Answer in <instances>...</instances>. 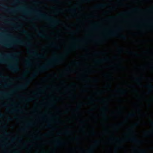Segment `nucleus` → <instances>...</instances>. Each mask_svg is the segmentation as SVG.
<instances>
[{"label": "nucleus", "mask_w": 153, "mask_h": 153, "mask_svg": "<svg viewBox=\"0 0 153 153\" xmlns=\"http://www.w3.org/2000/svg\"><path fill=\"white\" fill-rule=\"evenodd\" d=\"M63 59L62 56H54L45 64L39 67L37 71H35L32 76L27 79L23 84L18 86L16 88L17 89H22L27 88L31 81L38 74V71L43 72L48 70L49 68L52 67L55 65L61 63Z\"/></svg>", "instance_id": "obj_1"}, {"label": "nucleus", "mask_w": 153, "mask_h": 153, "mask_svg": "<svg viewBox=\"0 0 153 153\" xmlns=\"http://www.w3.org/2000/svg\"><path fill=\"white\" fill-rule=\"evenodd\" d=\"M20 53V52H16L11 54L0 53V63L8 64V68L13 72L18 71L19 68L15 56Z\"/></svg>", "instance_id": "obj_2"}, {"label": "nucleus", "mask_w": 153, "mask_h": 153, "mask_svg": "<svg viewBox=\"0 0 153 153\" xmlns=\"http://www.w3.org/2000/svg\"><path fill=\"white\" fill-rule=\"evenodd\" d=\"M34 11L37 14V17L42 19L51 22V26L52 27H54L55 25L59 23L60 21L57 19H54L50 16H48L45 14L41 13L39 11Z\"/></svg>", "instance_id": "obj_3"}, {"label": "nucleus", "mask_w": 153, "mask_h": 153, "mask_svg": "<svg viewBox=\"0 0 153 153\" xmlns=\"http://www.w3.org/2000/svg\"><path fill=\"white\" fill-rule=\"evenodd\" d=\"M14 42L16 43L24 46H30L32 45L31 43L30 42H25L22 40L19 39H15L14 40Z\"/></svg>", "instance_id": "obj_4"}, {"label": "nucleus", "mask_w": 153, "mask_h": 153, "mask_svg": "<svg viewBox=\"0 0 153 153\" xmlns=\"http://www.w3.org/2000/svg\"><path fill=\"white\" fill-rule=\"evenodd\" d=\"M16 10L22 11L25 15H28L30 13V11L26 10L25 9V7H18L16 8Z\"/></svg>", "instance_id": "obj_5"}, {"label": "nucleus", "mask_w": 153, "mask_h": 153, "mask_svg": "<svg viewBox=\"0 0 153 153\" xmlns=\"http://www.w3.org/2000/svg\"><path fill=\"white\" fill-rule=\"evenodd\" d=\"M100 141L99 140H96L94 142V145L91 146L88 151V153H93L94 152V148L96 147L99 143Z\"/></svg>", "instance_id": "obj_6"}, {"label": "nucleus", "mask_w": 153, "mask_h": 153, "mask_svg": "<svg viewBox=\"0 0 153 153\" xmlns=\"http://www.w3.org/2000/svg\"><path fill=\"white\" fill-rule=\"evenodd\" d=\"M128 140L130 141L135 143L138 144H140L141 143V141L137 140L136 138L134 137L128 138Z\"/></svg>", "instance_id": "obj_7"}, {"label": "nucleus", "mask_w": 153, "mask_h": 153, "mask_svg": "<svg viewBox=\"0 0 153 153\" xmlns=\"http://www.w3.org/2000/svg\"><path fill=\"white\" fill-rule=\"evenodd\" d=\"M0 43L4 47L7 48L11 47L13 45V43H12L4 42H0Z\"/></svg>", "instance_id": "obj_8"}, {"label": "nucleus", "mask_w": 153, "mask_h": 153, "mask_svg": "<svg viewBox=\"0 0 153 153\" xmlns=\"http://www.w3.org/2000/svg\"><path fill=\"white\" fill-rule=\"evenodd\" d=\"M31 53L34 56L40 58H44L45 57L44 55L42 54H39L37 53L36 51H34Z\"/></svg>", "instance_id": "obj_9"}, {"label": "nucleus", "mask_w": 153, "mask_h": 153, "mask_svg": "<svg viewBox=\"0 0 153 153\" xmlns=\"http://www.w3.org/2000/svg\"><path fill=\"white\" fill-rule=\"evenodd\" d=\"M15 90H13L11 91L9 93H5L1 92V93L3 95L4 97L6 98H9L11 94V93H14L15 92Z\"/></svg>", "instance_id": "obj_10"}, {"label": "nucleus", "mask_w": 153, "mask_h": 153, "mask_svg": "<svg viewBox=\"0 0 153 153\" xmlns=\"http://www.w3.org/2000/svg\"><path fill=\"white\" fill-rule=\"evenodd\" d=\"M1 6L4 9H7L8 10L7 11L11 13H14L16 11V10L10 8H8L7 7L5 6L3 4H1Z\"/></svg>", "instance_id": "obj_11"}, {"label": "nucleus", "mask_w": 153, "mask_h": 153, "mask_svg": "<svg viewBox=\"0 0 153 153\" xmlns=\"http://www.w3.org/2000/svg\"><path fill=\"white\" fill-rule=\"evenodd\" d=\"M108 58H105L103 59H100L96 60L95 62L97 63H100L103 62H107L108 60Z\"/></svg>", "instance_id": "obj_12"}, {"label": "nucleus", "mask_w": 153, "mask_h": 153, "mask_svg": "<svg viewBox=\"0 0 153 153\" xmlns=\"http://www.w3.org/2000/svg\"><path fill=\"white\" fill-rule=\"evenodd\" d=\"M10 24L13 25L14 26V28L16 30H19L22 26V24L21 23H19L18 26L17 27L16 26V25L14 24L10 23Z\"/></svg>", "instance_id": "obj_13"}, {"label": "nucleus", "mask_w": 153, "mask_h": 153, "mask_svg": "<svg viewBox=\"0 0 153 153\" xmlns=\"http://www.w3.org/2000/svg\"><path fill=\"white\" fill-rule=\"evenodd\" d=\"M38 35L39 37L42 38L46 39L49 38L48 37L46 36V35L43 34L41 32H38Z\"/></svg>", "instance_id": "obj_14"}, {"label": "nucleus", "mask_w": 153, "mask_h": 153, "mask_svg": "<svg viewBox=\"0 0 153 153\" xmlns=\"http://www.w3.org/2000/svg\"><path fill=\"white\" fill-rule=\"evenodd\" d=\"M55 143L56 146H59L63 144L64 143L62 142L59 139H57L55 141Z\"/></svg>", "instance_id": "obj_15"}, {"label": "nucleus", "mask_w": 153, "mask_h": 153, "mask_svg": "<svg viewBox=\"0 0 153 153\" xmlns=\"http://www.w3.org/2000/svg\"><path fill=\"white\" fill-rule=\"evenodd\" d=\"M29 71H26L22 75V76L20 77H17V79H24V77L25 76L26 74L29 73Z\"/></svg>", "instance_id": "obj_16"}, {"label": "nucleus", "mask_w": 153, "mask_h": 153, "mask_svg": "<svg viewBox=\"0 0 153 153\" xmlns=\"http://www.w3.org/2000/svg\"><path fill=\"white\" fill-rule=\"evenodd\" d=\"M146 87L149 89V91L152 92L153 91V85L151 84H149L146 86Z\"/></svg>", "instance_id": "obj_17"}, {"label": "nucleus", "mask_w": 153, "mask_h": 153, "mask_svg": "<svg viewBox=\"0 0 153 153\" xmlns=\"http://www.w3.org/2000/svg\"><path fill=\"white\" fill-rule=\"evenodd\" d=\"M34 99L32 97H28L27 99H23V100L26 102H30L32 101Z\"/></svg>", "instance_id": "obj_18"}, {"label": "nucleus", "mask_w": 153, "mask_h": 153, "mask_svg": "<svg viewBox=\"0 0 153 153\" xmlns=\"http://www.w3.org/2000/svg\"><path fill=\"white\" fill-rule=\"evenodd\" d=\"M25 65L26 66L28 67H29L31 65V63L29 59H28L26 60Z\"/></svg>", "instance_id": "obj_19"}, {"label": "nucleus", "mask_w": 153, "mask_h": 153, "mask_svg": "<svg viewBox=\"0 0 153 153\" xmlns=\"http://www.w3.org/2000/svg\"><path fill=\"white\" fill-rule=\"evenodd\" d=\"M105 6L104 4H99L94 7V8L95 9H98L100 8H102L104 7Z\"/></svg>", "instance_id": "obj_20"}, {"label": "nucleus", "mask_w": 153, "mask_h": 153, "mask_svg": "<svg viewBox=\"0 0 153 153\" xmlns=\"http://www.w3.org/2000/svg\"><path fill=\"white\" fill-rule=\"evenodd\" d=\"M22 33L23 34L27 35V37L29 38H30V35L29 34H28V32L26 30H23L22 31Z\"/></svg>", "instance_id": "obj_21"}, {"label": "nucleus", "mask_w": 153, "mask_h": 153, "mask_svg": "<svg viewBox=\"0 0 153 153\" xmlns=\"http://www.w3.org/2000/svg\"><path fill=\"white\" fill-rule=\"evenodd\" d=\"M153 134V130H152L151 131H148L147 132L144 133V134L145 136H148L149 134Z\"/></svg>", "instance_id": "obj_22"}, {"label": "nucleus", "mask_w": 153, "mask_h": 153, "mask_svg": "<svg viewBox=\"0 0 153 153\" xmlns=\"http://www.w3.org/2000/svg\"><path fill=\"white\" fill-rule=\"evenodd\" d=\"M108 35L113 36H117V34L116 32L113 31L108 33Z\"/></svg>", "instance_id": "obj_23"}, {"label": "nucleus", "mask_w": 153, "mask_h": 153, "mask_svg": "<svg viewBox=\"0 0 153 153\" xmlns=\"http://www.w3.org/2000/svg\"><path fill=\"white\" fill-rule=\"evenodd\" d=\"M19 111L20 110H18L15 108H13L11 110H10V112L11 113H12L14 112Z\"/></svg>", "instance_id": "obj_24"}, {"label": "nucleus", "mask_w": 153, "mask_h": 153, "mask_svg": "<svg viewBox=\"0 0 153 153\" xmlns=\"http://www.w3.org/2000/svg\"><path fill=\"white\" fill-rule=\"evenodd\" d=\"M117 92H120L122 94H124L126 93V91L124 90H117Z\"/></svg>", "instance_id": "obj_25"}, {"label": "nucleus", "mask_w": 153, "mask_h": 153, "mask_svg": "<svg viewBox=\"0 0 153 153\" xmlns=\"http://www.w3.org/2000/svg\"><path fill=\"white\" fill-rule=\"evenodd\" d=\"M71 134V132L69 131H65L64 134L66 135H69Z\"/></svg>", "instance_id": "obj_26"}, {"label": "nucleus", "mask_w": 153, "mask_h": 153, "mask_svg": "<svg viewBox=\"0 0 153 153\" xmlns=\"http://www.w3.org/2000/svg\"><path fill=\"white\" fill-rule=\"evenodd\" d=\"M135 114L134 113H130L128 114V116L129 117H134L135 116Z\"/></svg>", "instance_id": "obj_27"}, {"label": "nucleus", "mask_w": 153, "mask_h": 153, "mask_svg": "<svg viewBox=\"0 0 153 153\" xmlns=\"http://www.w3.org/2000/svg\"><path fill=\"white\" fill-rule=\"evenodd\" d=\"M69 11L72 12L73 13H76V10L75 9L72 8L69 10Z\"/></svg>", "instance_id": "obj_28"}, {"label": "nucleus", "mask_w": 153, "mask_h": 153, "mask_svg": "<svg viewBox=\"0 0 153 153\" xmlns=\"http://www.w3.org/2000/svg\"><path fill=\"white\" fill-rule=\"evenodd\" d=\"M72 48H81V47L79 46H78V45H73V46H72Z\"/></svg>", "instance_id": "obj_29"}, {"label": "nucleus", "mask_w": 153, "mask_h": 153, "mask_svg": "<svg viewBox=\"0 0 153 153\" xmlns=\"http://www.w3.org/2000/svg\"><path fill=\"white\" fill-rule=\"evenodd\" d=\"M26 128H27V127H26L25 128H21L20 129V130L21 131H22L25 132V131H26Z\"/></svg>", "instance_id": "obj_30"}, {"label": "nucleus", "mask_w": 153, "mask_h": 153, "mask_svg": "<svg viewBox=\"0 0 153 153\" xmlns=\"http://www.w3.org/2000/svg\"><path fill=\"white\" fill-rule=\"evenodd\" d=\"M135 80L137 82H140V78H137L135 79Z\"/></svg>", "instance_id": "obj_31"}, {"label": "nucleus", "mask_w": 153, "mask_h": 153, "mask_svg": "<svg viewBox=\"0 0 153 153\" xmlns=\"http://www.w3.org/2000/svg\"><path fill=\"white\" fill-rule=\"evenodd\" d=\"M90 1V0H83L81 1L82 2H89Z\"/></svg>", "instance_id": "obj_32"}, {"label": "nucleus", "mask_w": 153, "mask_h": 153, "mask_svg": "<svg viewBox=\"0 0 153 153\" xmlns=\"http://www.w3.org/2000/svg\"><path fill=\"white\" fill-rule=\"evenodd\" d=\"M120 37H121V38L123 39H125L126 38V37L125 36H123V35H122V36H121Z\"/></svg>", "instance_id": "obj_33"}, {"label": "nucleus", "mask_w": 153, "mask_h": 153, "mask_svg": "<svg viewBox=\"0 0 153 153\" xmlns=\"http://www.w3.org/2000/svg\"><path fill=\"white\" fill-rule=\"evenodd\" d=\"M129 13L128 12H124L122 13H121L120 14V15L122 16H123V15L124 14H128V13Z\"/></svg>", "instance_id": "obj_34"}, {"label": "nucleus", "mask_w": 153, "mask_h": 153, "mask_svg": "<svg viewBox=\"0 0 153 153\" xmlns=\"http://www.w3.org/2000/svg\"><path fill=\"white\" fill-rule=\"evenodd\" d=\"M33 124V123L31 122H28L27 123V126H31Z\"/></svg>", "instance_id": "obj_35"}, {"label": "nucleus", "mask_w": 153, "mask_h": 153, "mask_svg": "<svg viewBox=\"0 0 153 153\" xmlns=\"http://www.w3.org/2000/svg\"><path fill=\"white\" fill-rule=\"evenodd\" d=\"M34 138L36 140H40L41 139V137H35Z\"/></svg>", "instance_id": "obj_36"}, {"label": "nucleus", "mask_w": 153, "mask_h": 153, "mask_svg": "<svg viewBox=\"0 0 153 153\" xmlns=\"http://www.w3.org/2000/svg\"><path fill=\"white\" fill-rule=\"evenodd\" d=\"M50 133H47V134H45L44 135L45 136V137H47L48 136L49 134H50Z\"/></svg>", "instance_id": "obj_37"}, {"label": "nucleus", "mask_w": 153, "mask_h": 153, "mask_svg": "<svg viewBox=\"0 0 153 153\" xmlns=\"http://www.w3.org/2000/svg\"><path fill=\"white\" fill-rule=\"evenodd\" d=\"M1 76L2 77H3L7 79H9V77L8 76H2V75H1Z\"/></svg>", "instance_id": "obj_38"}, {"label": "nucleus", "mask_w": 153, "mask_h": 153, "mask_svg": "<svg viewBox=\"0 0 153 153\" xmlns=\"http://www.w3.org/2000/svg\"><path fill=\"white\" fill-rule=\"evenodd\" d=\"M128 53H129L131 54H135V55H138L137 53H134L133 52H128Z\"/></svg>", "instance_id": "obj_39"}, {"label": "nucleus", "mask_w": 153, "mask_h": 153, "mask_svg": "<svg viewBox=\"0 0 153 153\" xmlns=\"http://www.w3.org/2000/svg\"><path fill=\"white\" fill-rule=\"evenodd\" d=\"M98 26V25L97 24H95V25H94L92 26V27H97Z\"/></svg>", "instance_id": "obj_40"}, {"label": "nucleus", "mask_w": 153, "mask_h": 153, "mask_svg": "<svg viewBox=\"0 0 153 153\" xmlns=\"http://www.w3.org/2000/svg\"><path fill=\"white\" fill-rule=\"evenodd\" d=\"M139 10H140L138 8H135V9H134L133 10V11H138Z\"/></svg>", "instance_id": "obj_41"}, {"label": "nucleus", "mask_w": 153, "mask_h": 153, "mask_svg": "<svg viewBox=\"0 0 153 153\" xmlns=\"http://www.w3.org/2000/svg\"><path fill=\"white\" fill-rule=\"evenodd\" d=\"M150 124L151 126H153V121H151L150 122Z\"/></svg>", "instance_id": "obj_42"}, {"label": "nucleus", "mask_w": 153, "mask_h": 153, "mask_svg": "<svg viewBox=\"0 0 153 153\" xmlns=\"http://www.w3.org/2000/svg\"><path fill=\"white\" fill-rule=\"evenodd\" d=\"M7 120L8 121H11L12 120V119L10 117H8V118H7Z\"/></svg>", "instance_id": "obj_43"}, {"label": "nucleus", "mask_w": 153, "mask_h": 153, "mask_svg": "<svg viewBox=\"0 0 153 153\" xmlns=\"http://www.w3.org/2000/svg\"><path fill=\"white\" fill-rule=\"evenodd\" d=\"M81 107V105L79 104V105H78L77 106V109H76V110H78V109L80 107Z\"/></svg>", "instance_id": "obj_44"}, {"label": "nucleus", "mask_w": 153, "mask_h": 153, "mask_svg": "<svg viewBox=\"0 0 153 153\" xmlns=\"http://www.w3.org/2000/svg\"><path fill=\"white\" fill-rule=\"evenodd\" d=\"M4 116V114L0 113V117H2Z\"/></svg>", "instance_id": "obj_45"}, {"label": "nucleus", "mask_w": 153, "mask_h": 153, "mask_svg": "<svg viewBox=\"0 0 153 153\" xmlns=\"http://www.w3.org/2000/svg\"><path fill=\"white\" fill-rule=\"evenodd\" d=\"M46 127L48 128L50 127H51V125L50 124L48 123Z\"/></svg>", "instance_id": "obj_46"}, {"label": "nucleus", "mask_w": 153, "mask_h": 153, "mask_svg": "<svg viewBox=\"0 0 153 153\" xmlns=\"http://www.w3.org/2000/svg\"><path fill=\"white\" fill-rule=\"evenodd\" d=\"M4 134L6 135H9V134L6 131L4 132Z\"/></svg>", "instance_id": "obj_47"}, {"label": "nucleus", "mask_w": 153, "mask_h": 153, "mask_svg": "<svg viewBox=\"0 0 153 153\" xmlns=\"http://www.w3.org/2000/svg\"><path fill=\"white\" fill-rule=\"evenodd\" d=\"M103 116L104 117H105V118H107V117L106 116V114H103Z\"/></svg>", "instance_id": "obj_48"}, {"label": "nucleus", "mask_w": 153, "mask_h": 153, "mask_svg": "<svg viewBox=\"0 0 153 153\" xmlns=\"http://www.w3.org/2000/svg\"><path fill=\"white\" fill-rule=\"evenodd\" d=\"M51 46H53L55 45V44L53 43L51 44L50 45Z\"/></svg>", "instance_id": "obj_49"}, {"label": "nucleus", "mask_w": 153, "mask_h": 153, "mask_svg": "<svg viewBox=\"0 0 153 153\" xmlns=\"http://www.w3.org/2000/svg\"><path fill=\"white\" fill-rule=\"evenodd\" d=\"M122 29V28L121 27H119L118 28H117V30L119 31V30H121Z\"/></svg>", "instance_id": "obj_50"}, {"label": "nucleus", "mask_w": 153, "mask_h": 153, "mask_svg": "<svg viewBox=\"0 0 153 153\" xmlns=\"http://www.w3.org/2000/svg\"><path fill=\"white\" fill-rule=\"evenodd\" d=\"M33 27L34 29H36V26L35 25H34L33 26Z\"/></svg>", "instance_id": "obj_51"}, {"label": "nucleus", "mask_w": 153, "mask_h": 153, "mask_svg": "<svg viewBox=\"0 0 153 153\" xmlns=\"http://www.w3.org/2000/svg\"><path fill=\"white\" fill-rule=\"evenodd\" d=\"M138 125V123H135L134 124V126H137Z\"/></svg>", "instance_id": "obj_52"}, {"label": "nucleus", "mask_w": 153, "mask_h": 153, "mask_svg": "<svg viewBox=\"0 0 153 153\" xmlns=\"http://www.w3.org/2000/svg\"><path fill=\"white\" fill-rule=\"evenodd\" d=\"M76 63L77 65H79L80 64V62H76Z\"/></svg>", "instance_id": "obj_53"}, {"label": "nucleus", "mask_w": 153, "mask_h": 153, "mask_svg": "<svg viewBox=\"0 0 153 153\" xmlns=\"http://www.w3.org/2000/svg\"><path fill=\"white\" fill-rule=\"evenodd\" d=\"M101 53H102V52H97L96 53L97 54H100Z\"/></svg>", "instance_id": "obj_54"}, {"label": "nucleus", "mask_w": 153, "mask_h": 153, "mask_svg": "<svg viewBox=\"0 0 153 153\" xmlns=\"http://www.w3.org/2000/svg\"><path fill=\"white\" fill-rule=\"evenodd\" d=\"M123 49L122 48H119V51L120 52L121 51H122Z\"/></svg>", "instance_id": "obj_55"}, {"label": "nucleus", "mask_w": 153, "mask_h": 153, "mask_svg": "<svg viewBox=\"0 0 153 153\" xmlns=\"http://www.w3.org/2000/svg\"><path fill=\"white\" fill-rule=\"evenodd\" d=\"M6 17L5 16H3L2 17L0 18V20L2 19V18H5Z\"/></svg>", "instance_id": "obj_56"}, {"label": "nucleus", "mask_w": 153, "mask_h": 153, "mask_svg": "<svg viewBox=\"0 0 153 153\" xmlns=\"http://www.w3.org/2000/svg\"><path fill=\"white\" fill-rule=\"evenodd\" d=\"M13 153H19V152L18 151H16L14 152Z\"/></svg>", "instance_id": "obj_57"}, {"label": "nucleus", "mask_w": 153, "mask_h": 153, "mask_svg": "<svg viewBox=\"0 0 153 153\" xmlns=\"http://www.w3.org/2000/svg\"><path fill=\"white\" fill-rule=\"evenodd\" d=\"M5 23H10V22L8 21H5Z\"/></svg>", "instance_id": "obj_58"}, {"label": "nucleus", "mask_w": 153, "mask_h": 153, "mask_svg": "<svg viewBox=\"0 0 153 153\" xmlns=\"http://www.w3.org/2000/svg\"><path fill=\"white\" fill-rule=\"evenodd\" d=\"M92 135H95V133L94 132H93L92 133Z\"/></svg>", "instance_id": "obj_59"}, {"label": "nucleus", "mask_w": 153, "mask_h": 153, "mask_svg": "<svg viewBox=\"0 0 153 153\" xmlns=\"http://www.w3.org/2000/svg\"><path fill=\"white\" fill-rule=\"evenodd\" d=\"M69 52V50L68 49H67L66 50V53H67L68 52Z\"/></svg>", "instance_id": "obj_60"}, {"label": "nucleus", "mask_w": 153, "mask_h": 153, "mask_svg": "<svg viewBox=\"0 0 153 153\" xmlns=\"http://www.w3.org/2000/svg\"><path fill=\"white\" fill-rule=\"evenodd\" d=\"M94 81L95 82H97L98 80H97V79H95V80H94Z\"/></svg>", "instance_id": "obj_61"}, {"label": "nucleus", "mask_w": 153, "mask_h": 153, "mask_svg": "<svg viewBox=\"0 0 153 153\" xmlns=\"http://www.w3.org/2000/svg\"><path fill=\"white\" fill-rule=\"evenodd\" d=\"M34 2L35 4H37L38 3V2L36 1H34Z\"/></svg>", "instance_id": "obj_62"}, {"label": "nucleus", "mask_w": 153, "mask_h": 153, "mask_svg": "<svg viewBox=\"0 0 153 153\" xmlns=\"http://www.w3.org/2000/svg\"><path fill=\"white\" fill-rule=\"evenodd\" d=\"M34 94L36 96H37L38 95V94L36 93H34Z\"/></svg>", "instance_id": "obj_63"}, {"label": "nucleus", "mask_w": 153, "mask_h": 153, "mask_svg": "<svg viewBox=\"0 0 153 153\" xmlns=\"http://www.w3.org/2000/svg\"><path fill=\"white\" fill-rule=\"evenodd\" d=\"M71 33L72 34H74V33H75V32H72Z\"/></svg>", "instance_id": "obj_64"}]
</instances>
